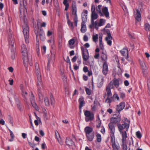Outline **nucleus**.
<instances>
[{
  "mask_svg": "<svg viewBox=\"0 0 150 150\" xmlns=\"http://www.w3.org/2000/svg\"><path fill=\"white\" fill-rule=\"evenodd\" d=\"M124 84L125 86H128L129 84V83L127 80H125L124 81Z\"/></svg>",
  "mask_w": 150,
  "mask_h": 150,
  "instance_id": "e2e57ef3",
  "label": "nucleus"
},
{
  "mask_svg": "<svg viewBox=\"0 0 150 150\" xmlns=\"http://www.w3.org/2000/svg\"><path fill=\"white\" fill-rule=\"evenodd\" d=\"M35 72L36 73L37 79L41 78V74L39 69L38 64L37 63L35 64Z\"/></svg>",
  "mask_w": 150,
  "mask_h": 150,
  "instance_id": "dca6fc26",
  "label": "nucleus"
},
{
  "mask_svg": "<svg viewBox=\"0 0 150 150\" xmlns=\"http://www.w3.org/2000/svg\"><path fill=\"white\" fill-rule=\"evenodd\" d=\"M94 21H91V25H90V27L92 28V27H94L98 29V28L97 27V26H98V23L96 21L94 22Z\"/></svg>",
  "mask_w": 150,
  "mask_h": 150,
  "instance_id": "c756f323",
  "label": "nucleus"
},
{
  "mask_svg": "<svg viewBox=\"0 0 150 150\" xmlns=\"http://www.w3.org/2000/svg\"><path fill=\"white\" fill-rule=\"evenodd\" d=\"M85 22H82L81 23V32L83 33H85L86 30V28L85 23Z\"/></svg>",
  "mask_w": 150,
  "mask_h": 150,
  "instance_id": "bb28decb",
  "label": "nucleus"
},
{
  "mask_svg": "<svg viewBox=\"0 0 150 150\" xmlns=\"http://www.w3.org/2000/svg\"><path fill=\"white\" fill-rule=\"evenodd\" d=\"M63 3L65 6V10L67 11L68 10L69 7V4L68 3L67 0H64Z\"/></svg>",
  "mask_w": 150,
  "mask_h": 150,
  "instance_id": "58836bf2",
  "label": "nucleus"
},
{
  "mask_svg": "<svg viewBox=\"0 0 150 150\" xmlns=\"http://www.w3.org/2000/svg\"><path fill=\"white\" fill-rule=\"evenodd\" d=\"M102 60L104 62H106L107 61V54L106 51H104L103 50L102 52L101 55Z\"/></svg>",
  "mask_w": 150,
  "mask_h": 150,
  "instance_id": "2eb2a0df",
  "label": "nucleus"
},
{
  "mask_svg": "<svg viewBox=\"0 0 150 150\" xmlns=\"http://www.w3.org/2000/svg\"><path fill=\"white\" fill-rule=\"evenodd\" d=\"M85 116V120L86 122L92 121L94 118L93 114L88 110H86L84 112Z\"/></svg>",
  "mask_w": 150,
  "mask_h": 150,
  "instance_id": "6e6552de",
  "label": "nucleus"
},
{
  "mask_svg": "<svg viewBox=\"0 0 150 150\" xmlns=\"http://www.w3.org/2000/svg\"><path fill=\"white\" fill-rule=\"evenodd\" d=\"M88 11L86 10H84L81 13L82 22H86L87 20Z\"/></svg>",
  "mask_w": 150,
  "mask_h": 150,
  "instance_id": "f3484780",
  "label": "nucleus"
},
{
  "mask_svg": "<svg viewBox=\"0 0 150 150\" xmlns=\"http://www.w3.org/2000/svg\"><path fill=\"white\" fill-rule=\"evenodd\" d=\"M108 71V64L107 62H104L102 72L103 74L106 75Z\"/></svg>",
  "mask_w": 150,
  "mask_h": 150,
  "instance_id": "4468645a",
  "label": "nucleus"
},
{
  "mask_svg": "<svg viewBox=\"0 0 150 150\" xmlns=\"http://www.w3.org/2000/svg\"><path fill=\"white\" fill-rule=\"evenodd\" d=\"M103 83V77L102 76H100L98 79V81L97 83V86L100 88L102 86Z\"/></svg>",
  "mask_w": 150,
  "mask_h": 150,
  "instance_id": "aec40b11",
  "label": "nucleus"
},
{
  "mask_svg": "<svg viewBox=\"0 0 150 150\" xmlns=\"http://www.w3.org/2000/svg\"><path fill=\"white\" fill-rule=\"evenodd\" d=\"M17 107L18 109L21 111L22 110L21 105L20 103L17 104Z\"/></svg>",
  "mask_w": 150,
  "mask_h": 150,
  "instance_id": "338daca9",
  "label": "nucleus"
},
{
  "mask_svg": "<svg viewBox=\"0 0 150 150\" xmlns=\"http://www.w3.org/2000/svg\"><path fill=\"white\" fill-rule=\"evenodd\" d=\"M35 33L36 34L37 38L36 47L37 48L39 47V43L38 39H37L38 37L39 36L42 41H44L45 40V34L44 32L42 29H38V30L35 31Z\"/></svg>",
  "mask_w": 150,
  "mask_h": 150,
  "instance_id": "f257e3e1",
  "label": "nucleus"
},
{
  "mask_svg": "<svg viewBox=\"0 0 150 150\" xmlns=\"http://www.w3.org/2000/svg\"><path fill=\"white\" fill-rule=\"evenodd\" d=\"M136 135L137 138L140 139L142 137V134L140 131H138L136 132Z\"/></svg>",
  "mask_w": 150,
  "mask_h": 150,
  "instance_id": "de8ad7c7",
  "label": "nucleus"
},
{
  "mask_svg": "<svg viewBox=\"0 0 150 150\" xmlns=\"http://www.w3.org/2000/svg\"><path fill=\"white\" fill-rule=\"evenodd\" d=\"M125 107V103H121L117 106L116 109L118 111L120 112L123 110Z\"/></svg>",
  "mask_w": 150,
  "mask_h": 150,
  "instance_id": "a878e982",
  "label": "nucleus"
},
{
  "mask_svg": "<svg viewBox=\"0 0 150 150\" xmlns=\"http://www.w3.org/2000/svg\"><path fill=\"white\" fill-rule=\"evenodd\" d=\"M121 120L120 116L118 115L116 117H112L110 119V122L111 124H116L119 122Z\"/></svg>",
  "mask_w": 150,
  "mask_h": 150,
  "instance_id": "9d476101",
  "label": "nucleus"
},
{
  "mask_svg": "<svg viewBox=\"0 0 150 150\" xmlns=\"http://www.w3.org/2000/svg\"><path fill=\"white\" fill-rule=\"evenodd\" d=\"M113 97L114 98L117 99V100H119V97H118V96L117 95V94L115 93L113 95Z\"/></svg>",
  "mask_w": 150,
  "mask_h": 150,
  "instance_id": "4d7b16f0",
  "label": "nucleus"
},
{
  "mask_svg": "<svg viewBox=\"0 0 150 150\" xmlns=\"http://www.w3.org/2000/svg\"><path fill=\"white\" fill-rule=\"evenodd\" d=\"M50 99L51 100V104L52 105L53 104L54 102V99L52 95H51L50 96Z\"/></svg>",
  "mask_w": 150,
  "mask_h": 150,
  "instance_id": "09e8293b",
  "label": "nucleus"
},
{
  "mask_svg": "<svg viewBox=\"0 0 150 150\" xmlns=\"http://www.w3.org/2000/svg\"><path fill=\"white\" fill-rule=\"evenodd\" d=\"M114 88L113 84L112 82L111 81L110 82L109 84L106 87V88H109L110 89L113 88Z\"/></svg>",
  "mask_w": 150,
  "mask_h": 150,
  "instance_id": "79ce46f5",
  "label": "nucleus"
},
{
  "mask_svg": "<svg viewBox=\"0 0 150 150\" xmlns=\"http://www.w3.org/2000/svg\"><path fill=\"white\" fill-rule=\"evenodd\" d=\"M125 134H124L123 136V138H122V149L124 150H127V146L126 144V139L127 137H125Z\"/></svg>",
  "mask_w": 150,
  "mask_h": 150,
  "instance_id": "6ab92c4d",
  "label": "nucleus"
},
{
  "mask_svg": "<svg viewBox=\"0 0 150 150\" xmlns=\"http://www.w3.org/2000/svg\"><path fill=\"white\" fill-rule=\"evenodd\" d=\"M105 20L103 19H100V22L98 24V26H100L104 25Z\"/></svg>",
  "mask_w": 150,
  "mask_h": 150,
  "instance_id": "ea45409f",
  "label": "nucleus"
},
{
  "mask_svg": "<svg viewBox=\"0 0 150 150\" xmlns=\"http://www.w3.org/2000/svg\"><path fill=\"white\" fill-rule=\"evenodd\" d=\"M92 39L93 41L96 43L98 42V35L97 34L93 35L92 37Z\"/></svg>",
  "mask_w": 150,
  "mask_h": 150,
  "instance_id": "c9c22d12",
  "label": "nucleus"
},
{
  "mask_svg": "<svg viewBox=\"0 0 150 150\" xmlns=\"http://www.w3.org/2000/svg\"><path fill=\"white\" fill-rule=\"evenodd\" d=\"M8 40L9 42V44L10 45H11L12 47H13L14 46V42L12 38V40L11 38H8Z\"/></svg>",
  "mask_w": 150,
  "mask_h": 150,
  "instance_id": "a18cd8bd",
  "label": "nucleus"
},
{
  "mask_svg": "<svg viewBox=\"0 0 150 150\" xmlns=\"http://www.w3.org/2000/svg\"><path fill=\"white\" fill-rule=\"evenodd\" d=\"M67 23L69 26L71 27H73V23L69 20H68L67 21Z\"/></svg>",
  "mask_w": 150,
  "mask_h": 150,
  "instance_id": "13d9d810",
  "label": "nucleus"
},
{
  "mask_svg": "<svg viewBox=\"0 0 150 150\" xmlns=\"http://www.w3.org/2000/svg\"><path fill=\"white\" fill-rule=\"evenodd\" d=\"M82 52V57L83 60L86 61L89 58V54L88 50L85 49L83 47H81Z\"/></svg>",
  "mask_w": 150,
  "mask_h": 150,
  "instance_id": "1a4fd4ad",
  "label": "nucleus"
},
{
  "mask_svg": "<svg viewBox=\"0 0 150 150\" xmlns=\"http://www.w3.org/2000/svg\"><path fill=\"white\" fill-rule=\"evenodd\" d=\"M84 131L86 134V135L93 132V129L92 127L88 126L86 127L84 129Z\"/></svg>",
  "mask_w": 150,
  "mask_h": 150,
  "instance_id": "b1692460",
  "label": "nucleus"
},
{
  "mask_svg": "<svg viewBox=\"0 0 150 150\" xmlns=\"http://www.w3.org/2000/svg\"><path fill=\"white\" fill-rule=\"evenodd\" d=\"M83 40L85 41H88V36L86 35H85L83 37Z\"/></svg>",
  "mask_w": 150,
  "mask_h": 150,
  "instance_id": "052dcab7",
  "label": "nucleus"
},
{
  "mask_svg": "<svg viewBox=\"0 0 150 150\" xmlns=\"http://www.w3.org/2000/svg\"><path fill=\"white\" fill-rule=\"evenodd\" d=\"M103 7L101 5H98V6L96 8V11L98 13H99L100 14V16H103V15L102 12V9Z\"/></svg>",
  "mask_w": 150,
  "mask_h": 150,
  "instance_id": "c85d7f7f",
  "label": "nucleus"
},
{
  "mask_svg": "<svg viewBox=\"0 0 150 150\" xmlns=\"http://www.w3.org/2000/svg\"><path fill=\"white\" fill-rule=\"evenodd\" d=\"M145 28L147 31H150V25L148 23H146L145 24Z\"/></svg>",
  "mask_w": 150,
  "mask_h": 150,
  "instance_id": "c03bdc74",
  "label": "nucleus"
},
{
  "mask_svg": "<svg viewBox=\"0 0 150 150\" xmlns=\"http://www.w3.org/2000/svg\"><path fill=\"white\" fill-rule=\"evenodd\" d=\"M108 37L106 38L105 40L107 42V43L110 46L111 45L112 41L111 40L112 39L111 34L109 33L108 34Z\"/></svg>",
  "mask_w": 150,
  "mask_h": 150,
  "instance_id": "412c9836",
  "label": "nucleus"
},
{
  "mask_svg": "<svg viewBox=\"0 0 150 150\" xmlns=\"http://www.w3.org/2000/svg\"><path fill=\"white\" fill-rule=\"evenodd\" d=\"M23 31L24 34L25 42L28 43L29 40V28L27 23L25 22L23 25Z\"/></svg>",
  "mask_w": 150,
  "mask_h": 150,
  "instance_id": "20e7f679",
  "label": "nucleus"
},
{
  "mask_svg": "<svg viewBox=\"0 0 150 150\" xmlns=\"http://www.w3.org/2000/svg\"><path fill=\"white\" fill-rule=\"evenodd\" d=\"M8 118L10 123L11 125L12 126H13V117L10 115H8Z\"/></svg>",
  "mask_w": 150,
  "mask_h": 150,
  "instance_id": "e433bc0d",
  "label": "nucleus"
},
{
  "mask_svg": "<svg viewBox=\"0 0 150 150\" xmlns=\"http://www.w3.org/2000/svg\"><path fill=\"white\" fill-rule=\"evenodd\" d=\"M96 137L97 141L98 142H100L101 141L102 139L101 135L99 134L98 133L96 135Z\"/></svg>",
  "mask_w": 150,
  "mask_h": 150,
  "instance_id": "a19ab883",
  "label": "nucleus"
},
{
  "mask_svg": "<svg viewBox=\"0 0 150 150\" xmlns=\"http://www.w3.org/2000/svg\"><path fill=\"white\" fill-rule=\"evenodd\" d=\"M111 145L113 150H118L119 149L120 146L119 145L116 144V143L112 144Z\"/></svg>",
  "mask_w": 150,
  "mask_h": 150,
  "instance_id": "f704fd0d",
  "label": "nucleus"
},
{
  "mask_svg": "<svg viewBox=\"0 0 150 150\" xmlns=\"http://www.w3.org/2000/svg\"><path fill=\"white\" fill-rule=\"evenodd\" d=\"M55 132L56 138L57 140H58V139H59V138H60V135L57 131H55Z\"/></svg>",
  "mask_w": 150,
  "mask_h": 150,
  "instance_id": "8fccbe9b",
  "label": "nucleus"
},
{
  "mask_svg": "<svg viewBox=\"0 0 150 150\" xmlns=\"http://www.w3.org/2000/svg\"><path fill=\"white\" fill-rule=\"evenodd\" d=\"M44 101L45 105L47 106H48L50 105V102L49 99L47 97H45L44 98Z\"/></svg>",
  "mask_w": 150,
  "mask_h": 150,
  "instance_id": "4c0bfd02",
  "label": "nucleus"
},
{
  "mask_svg": "<svg viewBox=\"0 0 150 150\" xmlns=\"http://www.w3.org/2000/svg\"><path fill=\"white\" fill-rule=\"evenodd\" d=\"M112 82L113 85L116 87L118 88L119 85V81L116 79H114L112 81Z\"/></svg>",
  "mask_w": 150,
  "mask_h": 150,
  "instance_id": "2f4dec72",
  "label": "nucleus"
},
{
  "mask_svg": "<svg viewBox=\"0 0 150 150\" xmlns=\"http://www.w3.org/2000/svg\"><path fill=\"white\" fill-rule=\"evenodd\" d=\"M86 93L88 95H89L91 94V90L88 88H86Z\"/></svg>",
  "mask_w": 150,
  "mask_h": 150,
  "instance_id": "5fc2aeb1",
  "label": "nucleus"
},
{
  "mask_svg": "<svg viewBox=\"0 0 150 150\" xmlns=\"http://www.w3.org/2000/svg\"><path fill=\"white\" fill-rule=\"evenodd\" d=\"M117 127L119 131L122 135V138L124 134H125V137H127V134L126 131H123V130L126 128V131H127L129 127V124L125 122L123 124H118L117 125Z\"/></svg>",
  "mask_w": 150,
  "mask_h": 150,
  "instance_id": "f03ea898",
  "label": "nucleus"
},
{
  "mask_svg": "<svg viewBox=\"0 0 150 150\" xmlns=\"http://www.w3.org/2000/svg\"><path fill=\"white\" fill-rule=\"evenodd\" d=\"M37 86L38 88V91L40 93L41 90L43 88V85L42 81V78H39L37 79Z\"/></svg>",
  "mask_w": 150,
  "mask_h": 150,
  "instance_id": "f8f14e48",
  "label": "nucleus"
},
{
  "mask_svg": "<svg viewBox=\"0 0 150 150\" xmlns=\"http://www.w3.org/2000/svg\"><path fill=\"white\" fill-rule=\"evenodd\" d=\"M95 6L94 5H92L91 7L92 13L95 12Z\"/></svg>",
  "mask_w": 150,
  "mask_h": 150,
  "instance_id": "bf43d9fd",
  "label": "nucleus"
},
{
  "mask_svg": "<svg viewBox=\"0 0 150 150\" xmlns=\"http://www.w3.org/2000/svg\"><path fill=\"white\" fill-rule=\"evenodd\" d=\"M79 108L80 110L81 109L82 107L83 106V105L85 104L84 101L79 102Z\"/></svg>",
  "mask_w": 150,
  "mask_h": 150,
  "instance_id": "3c124183",
  "label": "nucleus"
},
{
  "mask_svg": "<svg viewBox=\"0 0 150 150\" xmlns=\"http://www.w3.org/2000/svg\"><path fill=\"white\" fill-rule=\"evenodd\" d=\"M147 86L149 90L150 91V79H149L148 81Z\"/></svg>",
  "mask_w": 150,
  "mask_h": 150,
  "instance_id": "774afa93",
  "label": "nucleus"
},
{
  "mask_svg": "<svg viewBox=\"0 0 150 150\" xmlns=\"http://www.w3.org/2000/svg\"><path fill=\"white\" fill-rule=\"evenodd\" d=\"M77 7L76 2L75 1H73L72 4V14L74 16V21L75 23V25L77 26L78 21V18L77 15Z\"/></svg>",
  "mask_w": 150,
  "mask_h": 150,
  "instance_id": "7ed1b4c3",
  "label": "nucleus"
},
{
  "mask_svg": "<svg viewBox=\"0 0 150 150\" xmlns=\"http://www.w3.org/2000/svg\"><path fill=\"white\" fill-rule=\"evenodd\" d=\"M66 143L67 145L69 146H72L74 145V143L72 140L69 137L66 138Z\"/></svg>",
  "mask_w": 150,
  "mask_h": 150,
  "instance_id": "cd10ccee",
  "label": "nucleus"
},
{
  "mask_svg": "<svg viewBox=\"0 0 150 150\" xmlns=\"http://www.w3.org/2000/svg\"><path fill=\"white\" fill-rule=\"evenodd\" d=\"M27 92L25 91H24L23 90L22 91V96L24 97L26 99V96H27Z\"/></svg>",
  "mask_w": 150,
  "mask_h": 150,
  "instance_id": "603ef678",
  "label": "nucleus"
},
{
  "mask_svg": "<svg viewBox=\"0 0 150 150\" xmlns=\"http://www.w3.org/2000/svg\"><path fill=\"white\" fill-rule=\"evenodd\" d=\"M97 108V105L95 104V102H94V105L92 107V109L93 111H95Z\"/></svg>",
  "mask_w": 150,
  "mask_h": 150,
  "instance_id": "864d4df0",
  "label": "nucleus"
},
{
  "mask_svg": "<svg viewBox=\"0 0 150 150\" xmlns=\"http://www.w3.org/2000/svg\"><path fill=\"white\" fill-rule=\"evenodd\" d=\"M134 15L136 20L138 21H139L141 19V15L138 9L134 11Z\"/></svg>",
  "mask_w": 150,
  "mask_h": 150,
  "instance_id": "9b49d317",
  "label": "nucleus"
},
{
  "mask_svg": "<svg viewBox=\"0 0 150 150\" xmlns=\"http://www.w3.org/2000/svg\"><path fill=\"white\" fill-rule=\"evenodd\" d=\"M31 104L33 106V107L35 108V109L37 111H38L39 110V109L38 108V107L37 105H36V103L35 102V101L34 102V103H31Z\"/></svg>",
  "mask_w": 150,
  "mask_h": 150,
  "instance_id": "49530a36",
  "label": "nucleus"
},
{
  "mask_svg": "<svg viewBox=\"0 0 150 150\" xmlns=\"http://www.w3.org/2000/svg\"><path fill=\"white\" fill-rule=\"evenodd\" d=\"M24 64L25 67H27L29 64L30 66L32 65V59L31 56L28 57V54L23 56Z\"/></svg>",
  "mask_w": 150,
  "mask_h": 150,
  "instance_id": "423d86ee",
  "label": "nucleus"
},
{
  "mask_svg": "<svg viewBox=\"0 0 150 150\" xmlns=\"http://www.w3.org/2000/svg\"><path fill=\"white\" fill-rule=\"evenodd\" d=\"M98 16L96 12L92 13L91 15V21L95 20L97 18Z\"/></svg>",
  "mask_w": 150,
  "mask_h": 150,
  "instance_id": "7c9ffc66",
  "label": "nucleus"
},
{
  "mask_svg": "<svg viewBox=\"0 0 150 150\" xmlns=\"http://www.w3.org/2000/svg\"><path fill=\"white\" fill-rule=\"evenodd\" d=\"M120 52L126 59L128 58V50L126 48H124L120 51Z\"/></svg>",
  "mask_w": 150,
  "mask_h": 150,
  "instance_id": "393cba45",
  "label": "nucleus"
},
{
  "mask_svg": "<svg viewBox=\"0 0 150 150\" xmlns=\"http://www.w3.org/2000/svg\"><path fill=\"white\" fill-rule=\"evenodd\" d=\"M75 43V40L74 39H72L70 40L69 41V47L70 48H72L73 47V45Z\"/></svg>",
  "mask_w": 150,
  "mask_h": 150,
  "instance_id": "473e14b6",
  "label": "nucleus"
},
{
  "mask_svg": "<svg viewBox=\"0 0 150 150\" xmlns=\"http://www.w3.org/2000/svg\"><path fill=\"white\" fill-rule=\"evenodd\" d=\"M21 50L23 56H25L28 54L27 48L24 44H23L21 46Z\"/></svg>",
  "mask_w": 150,
  "mask_h": 150,
  "instance_id": "4be33fe9",
  "label": "nucleus"
},
{
  "mask_svg": "<svg viewBox=\"0 0 150 150\" xmlns=\"http://www.w3.org/2000/svg\"><path fill=\"white\" fill-rule=\"evenodd\" d=\"M86 136L88 141H92L94 137V132L86 135Z\"/></svg>",
  "mask_w": 150,
  "mask_h": 150,
  "instance_id": "5701e85b",
  "label": "nucleus"
},
{
  "mask_svg": "<svg viewBox=\"0 0 150 150\" xmlns=\"http://www.w3.org/2000/svg\"><path fill=\"white\" fill-rule=\"evenodd\" d=\"M30 146L31 147H32L33 148H34L35 146V144H33L31 143L30 142H28Z\"/></svg>",
  "mask_w": 150,
  "mask_h": 150,
  "instance_id": "69168bd1",
  "label": "nucleus"
},
{
  "mask_svg": "<svg viewBox=\"0 0 150 150\" xmlns=\"http://www.w3.org/2000/svg\"><path fill=\"white\" fill-rule=\"evenodd\" d=\"M108 127L110 134H114L115 128L114 125L109 123L108 124Z\"/></svg>",
  "mask_w": 150,
  "mask_h": 150,
  "instance_id": "a211bd4d",
  "label": "nucleus"
},
{
  "mask_svg": "<svg viewBox=\"0 0 150 150\" xmlns=\"http://www.w3.org/2000/svg\"><path fill=\"white\" fill-rule=\"evenodd\" d=\"M30 95L31 96L30 98V100L31 102V103H34V102L35 101V99L34 98V96L32 93H31Z\"/></svg>",
  "mask_w": 150,
  "mask_h": 150,
  "instance_id": "37998d69",
  "label": "nucleus"
},
{
  "mask_svg": "<svg viewBox=\"0 0 150 150\" xmlns=\"http://www.w3.org/2000/svg\"><path fill=\"white\" fill-rule=\"evenodd\" d=\"M99 56L100 55L99 53H96L94 56V57L95 59H97L99 58Z\"/></svg>",
  "mask_w": 150,
  "mask_h": 150,
  "instance_id": "680f3d73",
  "label": "nucleus"
},
{
  "mask_svg": "<svg viewBox=\"0 0 150 150\" xmlns=\"http://www.w3.org/2000/svg\"><path fill=\"white\" fill-rule=\"evenodd\" d=\"M110 136L111 137L110 142L111 144H112L115 143L114 134H110Z\"/></svg>",
  "mask_w": 150,
  "mask_h": 150,
  "instance_id": "72a5a7b5",
  "label": "nucleus"
},
{
  "mask_svg": "<svg viewBox=\"0 0 150 150\" xmlns=\"http://www.w3.org/2000/svg\"><path fill=\"white\" fill-rule=\"evenodd\" d=\"M56 53L54 51H51L50 55L48 57L47 68L49 69L50 64H53L55 59Z\"/></svg>",
  "mask_w": 150,
  "mask_h": 150,
  "instance_id": "39448f33",
  "label": "nucleus"
},
{
  "mask_svg": "<svg viewBox=\"0 0 150 150\" xmlns=\"http://www.w3.org/2000/svg\"><path fill=\"white\" fill-rule=\"evenodd\" d=\"M26 16V14H25L24 13H23V14H22V12L21 11L20 12V17L21 18H22L23 17L24 18Z\"/></svg>",
  "mask_w": 150,
  "mask_h": 150,
  "instance_id": "0e129e2a",
  "label": "nucleus"
},
{
  "mask_svg": "<svg viewBox=\"0 0 150 150\" xmlns=\"http://www.w3.org/2000/svg\"><path fill=\"white\" fill-rule=\"evenodd\" d=\"M53 33V32L52 31L48 30L47 31V35L48 36H50L52 35Z\"/></svg>",
  "mask_w": 150,
  "mask_h": 150,
  "instance_id": "6e6d98bb",
  "label": "nucleus"
},
{
  "mask_svg": "<svg viewBox=\"0 0 150 150\" xmlns=\"http://www.w3.org/2000/svg\"><path fill=\"white\" fill-rule=\"evenodd\" d=\"M106 96H107V98L105 102L106 103H110L112 101L111 99L110 98L112 96V93L111 91V89L106 88L104 96V98H105Z\"/></svg>",
  "mask_w": 150,
  "mask_h": 150,
  "instance_id": "0eeeda50",
  "label": "nucleus"
},
{
  "mask_svg": "<svg viewBox=\"0 0 150 150\" xmlns=\"http://www.w3.org/2000/svg\"><path fill=\"white\" fill-rule=\"evenodd\" d=\"M101 11L103 16L104 15L106 18H109V14L107 7L104 6L103 7Z\"/></svg>",
  "mask_w": 150,
  "mask_h": 150,
  "instance_id": "ddd939ff",
  "label": "nucleus"
}]
</instances>
